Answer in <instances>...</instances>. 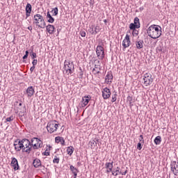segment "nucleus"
<instances>
[{
    "label": "nucleus",
    "instance_id": "f257e3e1",
    "mask_svg": "<svg viewBox=\"0 0 178 178\" xmlns=\"http://www.w3.org/2000/svg\"><path fill=\"white\" fill-rule=\"evenodd\" d=\"M33 24L40 29H45V26H47L44 17L40 14H36L33 16Z\"/></svg>",
    "mask_w": 178,
    "mask_h": 178
},
{
    "label": "nucleus",
    "instance_id": "f03ea898",
    "mask_svg": "<svg viewBox=\"0 0 178 178\" xmlns=\"http://www.w3.org/2000/svg\"><path fill=\"white\" fill-rule=\"evenodd\" d=\"M64 70L68 75L73 74V72H74V64L73 62L70 63V60H65L64 62Z\"/></svg>",
    "mask_w": 178,
    "mask_h": 178
},
{
    "label": "nucleus",
    "instance_id": "7ed1b4c3",
    "mask_svg": "<svg viewBox=\"0 0 178 178\" xmlns=\"http://www.w3.org/2000/svg\"><path fill=\"white\" fill-rule=\"evenodd\" d=\"M147 34L150 38H153V40H156V38H159L162 33H158L155 29H154L153 26H149L147 29Z\"/></svg>",
    "mask_w": 178,
    "mask_h": 178
},
{
    "label": "nucleus",
    "instance_id": "20e7f679",
    "mask_svg": "<svg viewBox=\"0 0 178 178\" xmlns=\"http://www.w3.org/2000/svg\"><path fill=\"white\" fill-rule=\"evenodd\" d=\"M96 54L99 59H104L105 58V51H104V47L101 45H98L96 48Z\"/></svg>",
    "mask_w": 178,
    "mask_h": 178
},
{
    "label": "nucleus",
    "instance_id": "39448f33",
    "mask_svg": "<svg viewBox=\"0 0 178 178\" xmlns=\"http://www.w3.org/2000/svg\"><path fill=\"white\" fill-rule=\"evenodd\" d=\"M144 83L145 86H149L152 83V81H154V79L152 78V74L146 73L144 75Z\"/></svg>",
    "mask_w": 178,
    "mask_h": 178
},
{
    "label": "nucleus",
    "instance_id": "423d86ee",
    "mask_svg": "<svg viewBox=\"0 0 178 178\" xmlns=\"http://www.w3.org/2000/svg\"><path fill=\"white\" fill-rule=\"evenodd\" d=\"M54 123H58V121L53 120L48 122L47 126V129L50 134H52V133H55V125Z\"/></svg>",
    "mask_w": 178,
    "mask_h": 178
},
{
    "label": "nucleus",
    "instance_id": "0eeeda50",
    "mask_svg": "<svg viewBox=\"0 0 178 178\" xmlns=\"http://www.w3.org/2000/svg\"><path fill=\"white\" fill-rule=\"evenodd\" d=\"M170 169L172 172H174L175 176H178V163L175 161H171Z\"/></svg>",
    "mask_w": 178,
    "mask_h": 178
},
{
    "label": "nucleus",
    "instance_id": "6e6552de",
    "mask_svg": "<svg viewBox=\"0 0 178 178\" xmlns=\"http://www.w3.org/2000/svg\"><path fill=\"white\" fill-rule=\"evenodd\" d=\"M130 44H131V41H130V35L127 34L124 40L122 41V47L126 49V48H129V47H130Z\"/></svg>",
    "mask_w": 178,
    "mask_h": 178
},
{
    "label": "nucleus",
    "instance_id": "1a4fd4ad",
    "mask_svg": "<svg viewBox=\"0 0 178 178\" xmlns=\"http://www.w3.org/2000/svg\"><path fill=\"white\" fill-rule=\"evenodd\" d=\"M111 89L108 88H104L102 90V97L104 99H108V98L111 97Z\"/></svg>",
    "mask_w": 178,
    "mask_h": 178
},
{
    "label": "nucleus",
    "instance_id": "9d476101",
    "mask_svg": "<svg viewBox=\"0 0 178 178\" xmlns=\"http://www.w3.org/2000/svg\"><path fill=\"white\" fill-rule=\"evenodd\" d=\"M19 143H21V147H22V148H29V147L31 145L30 140L27 138L19 139Z\"/></svg>",
    "mask_w": 178,
    "mask_h": 178
},
{
    "label": "nucleus",
    "instance_id": "9b49d317",
    "mask_svg": "<svg viewBox=\"0 0 178 178\" xmlns=\"http://www.w3.org/2000/svg\"><path fill=\"white\" fill-rule=\"evenodd\" d=\"M14 147L15 151H22L23 152V147H22V143H20V139H17L14 142Z\"/></svg>",
    "mask_w": 178,
    "mask_h": 178
},
{
    "label": "nucleus",
    "instance_id": "f8f14e48",
    "mask_svg": "<svg viewBox=\"0 0 178 178\" xmlns=\"http://www.w3.org/2000/svg\"><path fill=\"white\" fill-rule=\"evenodd\" d=\"M11 159V166H13L14 170H19V169H20V167L19 166V162L17 161V159L13 157Z\"/></svg>",
    "mask_w": 178,
    "mask_h": 178
},
{
    "label": "nucleus",
    "instance_id": "ddd939ff",
    "mask_svg": "<svg viewBox=\"0 0 178 178\" xmlns=\"http://www.w3.org/2000/svg\"><path fill=\"white\" fill-rule=\"evenodd\" d=\"M34 168H43L42 170H45V166L41 164V160L35 159L33 162Z\"/></svg>",
    "mask_w": 178,
    "mask_h": 178
},
{
    "label": "nucleus",
    "instance_id": "4468645a",
    "mask_svg": "<svg viewBox=\"0 0 178 178\" xmlns=\"http://www.w3.org/2000/svg\"><path fill=\"white\" fill-rule=\"evenodd\" d=\"M90 101H91V96L88 95V96H84L82 98V108L84 106H87V105H88V102H90Z\"/></svg>",
    "mask_w": 178,
    "mask_h": 178
},
{
    "label": "nucleus",
    "instance_id": "2eb2a0df",
    "mask_svg": "<svg viewBox=\"0 0 178 178\" xmlns=\"http://www.w3.org/2000/svg\"><path fill=\"white\" fill-rule=\"evenodd\" d=\"M70 172H72L73 175V177L77 178V173H79L80 170H79L77 168H75L74 166H73V165H70Z\"/></svg>",
    "mask_w": 178,
    "mask_h": 178
},
{
    "label": "nucleus",
    "instance_id": "dca6fc26",
    "mask_svg": "<svg viewBox=\"0 0 178 178\" xmlns=\"http://www.w3.org/2000/svg\"><path fill=\"white\" fill-rule=\"evenodd\" d=\"M26 92L27 94V97L29 98H31V97L34 95V92H35V91L34 90V88L33 86H29L26 89Z\"/></svg>",
    "mask_w": 178,
    "mask_h": 178
},
{
    "label": "nucleus",
    "instance_id": "f3484780",
    "mask_svg": "<svg viewBox=\"0 0 178 178\" xmlns=\"http://www.w3.org/2000/svg\"><path fill=\"white\" fill-rule=\"evenodd\" d=\"M135 44L137 49H143L144 48V40H136Z\"/></svg>",
    "mask_w": 178,
    "mask_h": 178
},
{
    "label": "nucleus",
    "instance_id": "a211bd4d",
    "mask_svg": "<svg viewBox=\"0 0 178 178\" xmlns=\"http://www.w3.org/2000/svg\"><path fill=\"white\" fill-rule=\"evenodd\" d=\"M46 31L49 34H54V33H55V26L54 25L48 24L46 26Z\"/></svg>",
    "mask_w": 178,
    "mask_h": 178
},
{
    "label": "nucleus",
    "instance_id": "6ab92c4d",
    "mask_svg": "<svg viewBox=\"0 0 178 178\" xmlns=\"http://www.w3.org/2000/svg\"><path fill=\"white\" fill-rule=\"evenodd\" d=\"M154 28V31H156L159 34H162V28L159 25H151Z\"/></svg>",
    "mask_w": 178,
    "mask_h": 178
},
{
    "label": "nucleus",
    "instance_id": "aec40b11",
    "mask_svg": "<svg viewBox=\"0 0 178 178\" xmlns=\"http://www.w3.org/2000/svg\"><path fill=\"white\" fill-rule=\"evenodd\" d=\"M31 147H33V149H38V148H42V142L41 140V142L38 143H35L34 144H33L31 145Z\"/></svg>",
    "mask_w": 178,
    "mask_h": 178
},
{
    "label": "nucleus",
    "instance_id": "412c9836",
    "mask_svg": "<svg viewBox=\"0 0 178 178\" xmlns=\"http://www.w3.org/2000/svg\"><path fill=\"white\" fill-rule=\"evenodd\" d=\"M154 143L156 144V145H159L161 143H162V138L161 136H156L154 140Z\"/></svg>",
    "mask_w": 178,
    "mask_h": 178
},
{
    "label": "nucleus",
    "instance_id": "4be33fe9",
    "mask_svg": "<svg viewBox=\"0 0 178 178\" xmlns=\"http://www.w3.org/2000/svg\"><path fill=\"white\" fill-rule=\"evenodd\" d=\"M74 152V147H73V146H69L68 147H67V154L70 156H72Z\"/></svg>",
    "mask_w": 178,
    "mask_h": 178
},
{
    "label": "nucleus",
    "instance_id": "5701e85b",
    "mask_svg": "<svg viewBox=\"0 0 178 178\" xmlns=\"http://www.w3.org/2000/svg\"><path fill=\"white\" fill-rule=\"evenodd\" d=\"M27 112V108H26V106H24L22 109L19 113V118H23L24 116V114Z\"/></svg>",
    "mask_w": 178,
    "mask_h": 178
},
{
    "label": "nucleus",
    "instance_id": "b1692460",
    "mask_svg": "<svg viewBox=\"0 0 178 178\" xmlns=\"http://www.w3.org/2000/svg\"><path fill=\"white\" fill-rule=\"evenodd\" d=\"M33 149V147L31 145L29 146L28 147H24L22 149V152H26L29 155L30 152H31V150Z\"/></svg>",
    "mask_w": 178,
    "mask_h": 178
},
{
    "label": "nucleus",
    "instance_id": "393cba45",
    "mask_svg": "<svg viewBox=\"0 0 178 178\" xmlns=\"http://www.w3.org/2000/svg\"><path fill=\"white\" fill-rule=\"evenodd\" d=\"M105 168L106 169H110V170H113V161L111 163L106 162L105 164Z\"/></svg>",
    "mask_w": 178,
    "mask_h": 178
},
{
    "label": "nucleus",
    "instance_id": "a878e982",
    "mask_svg": "<svg viewBox=\"0 0 178 178\" xmlns=\"http://www.w3.org/2000/svg\"><path fill=\"white\" fill-rule=\"evenodd\" d=\"M134 24L136 26H138V27L140 28L141 27V24L140 23V19L137 17H136L134 19Z\"/></svg>",
    "mask_w": 178,
    "mask_h": 178
},
{
    "label": "nucleus",
    "instance_id": "bb28decb",
    "mask_svg": "<svg viewBox=\"0 0 178 178\" xmlns=\"http://www.w3.org/2000/svg\"><path fill=\"white\" fill-rule=\"evenodd\" d=\"M118 173L120 174V175H122V171H120V168H119V167H117V169H116V170H113L112 171V175H113V176H118Z\"/></svg>",
    "mask_w": 178,
    "mask_h": 178
},
{
    "label": "nucleus",
    "instance_id": "cd10ccee",
    "mask_svg": "<svg viewBox=\"0 0 178 178\" xmlns=\"http://www.w3.org/2000/svg\"><path fill=\"white\" fill-rule=\"evenodd\" d=\"M34 141H35V143H38V144H39L40 143H41V140L40 138H33L31 141H30V143H31V146H32L33 144H34Z\"/></svg>",
    "mask_w": 178,
    "mask_h": 178
},
{
    "label": "nucleus",
    "instance_id": "c85d7f7f",
    "mask_svg": "<svg viewBox=\"0 0 178 178\" xmlns=\"http://www.w3.org/2000/svg\"><path fill=\"white\" fill-rule=\"evenodd\" d=\"M106 79H108V81H112L113 80V74H112V72H108L106 76Z\"/></svg>",
    "mask_w": 178,
    "mask_h": 178
},
{
    "label": "nucleus",
    "instance_id": "c756f323",
    "mask_svg": "<svg viewBox=\"0 0 178 178\" xmlns=\"http://www.w3.org/2000/svg\"><path fill=\"white\" fill-rule=\"evenodd\" d=\"M29 55L31 58V59H35V58H37V54L35 53L33 49H29Z\"/></svg>",
    "mask_w": 178,
    "mask_h": 178
},
{
    "label": "nucleus",
    "instance_id": "7c9ffc66",
    "mask_svg": "<svg viewBox=\"0 0 178 178\" xmlns=\"http://www.w3.org/2000/svg\"><path fill=\"white\" fill-rule=\"evenodd\" d=\"M89 144H90L91 145V148H95V147H97V140H95V139H92L90 142Z\"/></svg>",
    "mask_w": 178,
    "mask_h": 178
},
{
    "label": "nucleus",
    "instance_id": "2f4dec72",
    "mask_svg": "<svg viewBox=\"0 0 178 178\" xmlns=\"http://www.w3.org/2000/svg\"><path fill=\"white\" fill-rule=\"evenodd\" d=\"M88 31L92 33V35L97 34L98 31L94 30V25H91L88 29Z\"/></svg>",
    "mask_w": 178,
    "mask_h": 178
},
{
    "label": "nucleus",
    "instance_id": "473e14b6",
    "mask_svg": "<svg viewBox=\"0 0 178 178\" xmlns=\"http://www.w3.org/2000/svg\"><path fill=\"white\" fill-rule=\"evenodd\" d=\"M33 10V7L30 3H28L25 8V12H31Z\"/></svg>",
    "mask_w": 178,
    "mask_h": 178
},
{
    "label": "nucleus",
    "instance_id": "72a5a7b5",
    "mask_svg": "<svg viewBox=\"0 0 178 178\" xmlns=\"http://www.w3.org/2000/svg\"><path fill=\"white\" fill-rule=\"evenodd\" d=\"M137 29H140L138 25L134 24V23H131L129 24V30H137Z\"/></svg>",
    "mask_w": 178,
    "mask_h": 178
},
{
    "label": "nucleus",
    "instance_id": "f704fd0d",
    "mask_svg": "<svg viewBox=\"0 0 178 178\" xmlns=\"http://www.w3.org/2000/svg\"><path fill=\"white\" fill-rule=\"evenodd\" d=\"M58 10H59L58 9V7L53 8L52 10L51 11V13H53L52 16H58Z\"/></svg>",
    "mask_w": 178,
    "mask_h": 178
},
{
    "label": "nucleus",
    "instance_id": "c9c22d12",
    "mask_svg": "<svg viewBox=\"0 0 178 178\" xmlns=\"http://www.w3.org/2000/svg\"><path fill=\"white\" fill-rule=\"evenodd\" d=\"M116 97H118V94L114 91L113 95H112L111 102H116V99H118Z\"/></svg>",
    "mask_w": 178,
    "mask_h": 178
},
{
    "label": "nucleus",
    "instance_id": "e433bc0d",
    "mask_svg": "<svg viewBox=\"0 0 178 178\" xmlns=\"http://www.w3.org/2000/svg\"><path fill=\"white\" fill-rule=\"evenodd\" d=\"M131 34H132L133 37H137V35H138V34H139L138 30H137V29L132 30Z\"/></svg>",
    "mask_w": 178,
    "mask_h": 178
},
{
    "label": "nucleus",
    "instance_id": "4c0bfd02",
    "mask_svg": "<svg viewBox=\"0 0 178 178\" xmlns=\"http://www.w3.org/2000/svg\"><path fill=\"white\" fill-rule=\"evenodd\" d=\"M143 145H144V143L139 142L137 145V149H138V151H141V149H143Z\"/></svg>",
    "mask_w": 178,
    "mask_h": 178
},
{
    "label": "nucleus",
    "instance_id": "58836bf2",
    "mask_svg": "<svg viewBox=\"0 0 178 178\" xmlns=\"http://www.w3.org/2000/svg\"><path fill=\"white\" fill-rule=\"evenodd\" d=\"M80 72H79V79H83V76L84 74V72L81 69V67L79 68Z\"/></svg>",
    "mask_w": 178,
    "mask_h": 178
},
{
    "label": "nucleus",
    "instance_id": "ea45409f",
    "mask_svg": "<svg viewBox=\"0 0 178 178\" xmlns=\"http://www.w3.org/2000/svg\"><path fill=\"white\" fill-rule=\"evenodd\" d=\"M51 152H48V149H47L43 153L42 155H44V156H49Z\"/></svg>",
    "mask_w": 178,
    "mask_h": 178
},
{
    "label": "nucleus",
    "instance_id": "a19ab883",
    "mask_svg": "<svg viewBox=\"0 0 178 178\" xmlns=\"http://www.w3.org/2000/svg\"><path fill=\"white\" fill-rule=\"evenodd\" d=\"M62 139V137L60 136H57L55 138V141L57 144H59L60 143V140Z\"/></svg>",
    "mask_w": 178,
    "mask_h": 178
},
{
    "label": "nucleus",
    "instance_id": "79ce46f5",
    "mask_svg": "<svg viewBox=\"0 0 178 178\" xmlns=\"http://www.w3.org/2000/svg\"><path fill=\"white\" fill-rule=\"evenodd\" d=\"M13 119H15V118L13 117V115H11L9 118H7L6 119V122H13Z\"/></svg>",
    "mask_w": 178,
    "mask_h": 178
},
{
    "label": "nucleus",
    "instance_id": "37998d69",
    "mask_svg": "<svg viewBox=\"0 0 178 178\" xmlns=\"http://www.w3.org/2000/svg\"><path fill=\"white\" fill-rule=\"evenodd\" d=\"M48 23H54L55 22V19L51 16L47 20Z\"/></svg>",
    "mask_w": 178,
    "mask_h": 178
},
{
    "label": "nucleus",
    "instance_id": "c03bdc74",
    "mask_svg": "<svg viewBox=\"0 0 178 178\" xmlns=\"http://www.w3.org/2000/svg\"><path fill=\"white\" fill-rule=\"evenodd\" d=\"M59 158L56 157L53 160V163H59Z\"/></svg>",
    "mask_w": 178,
    "mask_h": 178
},
{
    "label": "nucleus",
    "instance_id": "a18cd8bd",
    "mask_svg": "<svg viewBox=\"0 0 178 178\" xmlns=\"http://www.w3.org/2000/svg\"><path fill=\"white\" fill-rule=\"evenodd\" d=\"M59 127V124L58 122H54V131L58 130V127Z\"/></svg>",
    "mask_w": 178,
    "mask_h": 178
},
{
    "label": "nucleus",
    "instance_id": "49530a36",
    "mask_svg": "<svg viewBox=\"0 0 178 178\" xmlns=\"http://www.w3.org/2000/svg\"><path fill=\"white\" fill-rule=\"evenodd\" d=\"M127 101H128L129 102H133V97L130 95H129L127 98Z\"/></svg>",
    "mask_w": 178,
    "mask_h": 178
},
{
    "label": "nucleus",
    "instance_id": "de8ad7c7",
    "mask_svg": "<svg viewBox=\"0 0 178 178\" xmlns=\"http://www.w3.org/2000/svg\"><path fill=\"white\" fill-rule=\"evenodd\" d=\"M37 63H38V60L37 59H33V60L32 61L33 66H35Z\"/></svg>",
    "mask_w": 178,
    "mask_h": 178
},
{
    "label": "nucleus",
    "instance_id": "09e8293b",
    "mask_svg": "<svg viewBox=\"0 0 178 178\" xmlns=\"http://www.w3.org/2000/svg\"><path fill=\"white\" fill-rule=\"evenodd\" d=\"M30 15H31V12L26 11V18L25 19L30 17Z\"/></svg>",
    "mask_w": 178,
    "mask_h": 178
},
{
    "label": "nucleus",
    "instance_id": "8fccbe9b",
    "mask_svg": "<svg viewBox=\"0 0 178 178\" xmlns=\"http://www.w3.org/2000/svg\"><path fill=\"white\" fill-rule=\"evenodd\" d=\"M156 51L157 52H165V51H163L161 47H157Z\"/></svg>",
    "mask_w": 178,
    "mask_h": 178
},
{
    "label": "nucleus",
    "instance_id": "3c124183",
    "mask_svg": "<svg viewBox=\"0 0 178 178\" xmlns=\"http://www.w3.org/2000/svg\"><path fill=\"white\" fill-rule=\"evenodd\" d=\"M27 58H29V56H27L26 54L22 57L24 63H26V59H27Z\"/></svg>",
    "mask_w": 178,
    "mask_h": 178
},
{
    "label": "nucleus",
    "instance_id": "603ef678",
    "mask_svg": "<svg viewBox=\"0 0 178 178\" xmlns=\"http://www.w3.org/2000/svg\"><path fill=\"white\" fill-rule=\"evenodd\" d=\"M60 143L61 145H65V139L63 138V137H61Z\"/></svg>",
    "mask_w": 178,
    "mask_h": 178
},
{
    "label": "nucleus",
    "instance_id": "864d4df0",
    "mask_svg": "<svg viewBox=\"0 0 178 178\" xmlns=\"http://www.w3.org/2000/svg\"><path fill=\"white\" fill-rule=\"evenodd\" d=\"M80 35H81L82 37H86V31H80Z\"/></svg>",
    "mask_w": 178,
    "mask_h": 178
},
{
    "label": "nucleus",
    "instance_id": "5fc2aeb1",
    "mask_svg": "<svg viewBox=\"0 0 178 178\" xmlns=\"http://www.w3.org/2000/svg\"><path fill=\"white\" fill-rule=\"evenodd\" d=\"M34 69H35V66L33 65L30 68L31 73H33L34 72Z\"/></svg>",
    "mask_w": 178,
    "mask_h": 178
},
{
    "label": "nucleus",
    "instance_id": "6e6d98bb",
    "mask_svg": "<svg viewBox=\"0 0 178 178\" xmlns=\"http://www.w3.org/2000/svg\"><path fill=\"white\" fill-rule=\"evenodd\" d=\"M140 137L141 138V139H140V143H144V137L143 135H140Z\"/></svg>",
    "mask_w": 178,
    "mask_h": 178
},
{
    "label": "nucleus",
    "instance_id": "4d7b16f0",
    "mask_svg": "<svg viewBox=\"0 0 178 178\" xmlns=\"http://www.w3.org/2000/svg\"><path fill=\"white\" fill-rule=\"evenodd\" d=\"M95 141L97 143V145H98L99 147V143H101V142H99V139L96 138H95Z\"/></svg>",
    "mask_w": 178,
    "mask_h": 178
},
{
    "label": "nucleus",
    "instance_id": "13d9d810",
    "mask_svg": "<svg viewBox=\"0 0 178 178\" xmlns=\"http://www.w3.org/2000/svg\"><path fill=\"white\" fill-rule=\"evenodd\" d=\"M52 17V15H51V13H49V11H48L47 13V18L49 19V17Z\"/></svg>",
    "mask_w": 178,
    "mask_h": 178
},
{
    "label": "nucleus",
    "instance_id": "bf43d9fd",
    "mask_svg": "<svg viewBox=\"0 0 178 178\" xmlns=\"http://www.w3.org/2000/svg\"><path fill=\"white\" fill-rule=\"evenodd\" d=\"M105 83H106L107 84H109V83H112V81H109L106 79V78H105Z\"/></svg>",
    "mask_w": 178,
    "mask_h": 178
},
{
    "label": "nucleus",
    "instance_id": "052dcab7",
    "mask_svg": "<svg viewBox=\"0 0 178 178\" xmlns=\"http://www.w3.org/2000/svg\"><path fill=\"white\" fill-rule=\"evenodd\" d=\"M121 175H122V176H126V175H127V170H126L124 172H121Z\"/></svg>",
    "mask_w": 178,
    "mask_h": 178
},
{
    "label": "nucleus",
    "instance_id": "680f3d73",
    "mask_svg": "<svg viewBox=\"0 0 178 178\" xmlns=\"http://www.w3.org/2000/svg\"><path fill=\"white\" fill-rule=\"evenodd\" d=\"M111 172H113V170H111V169H107L106 171V173H111Z\"/></svg>",
    "mask_w": 178,
    "mask_h": 178
},
{
    "label": "nucleus",
    "instance_id": "e2e57ef3",
    "mask_svg": "<svg viewBox=\"0 0 178 178\" xmlns=\"http://www.w3.org/2000/svg\"><path fill=\"white\" fill-rule=\"evenodd\" d=\"M95 31H97V33H99V29H98V26H96L95 28V30H94Z\"/></svg>",
    "mask_w": 178,
    "mask_h": 178
},
{
    "label": "nucleus",
    "instance_id": "0e129e2a",
    "mask_svg": "<svg viewBox=\"0 0 178 178\" xmlns=\"http://www.w3.org/2000/svg\"><path fill=\"white\" fill-rule=\"evenodd\" d=\"M30 54V51H29V50H26L25 51V55L28 56H29V54Z\"/></svg>",
    "mask_w": 178,
    "mask_h": 178
},
{
    "label": "nucleus",
    "instance_id": "69168bd1",
    "mask_svg": "<svg viewBox=\"0 0 178 178\" xmlns=\"http://www.w3.org/2000/svg\"><path fill=\"white\" fill-rule=\"evenodd\" d=\"M139 10H140V12H143V10H144V7H140L139 8Z\"/></svg>",
    "mask_w": 178,
    "mask_h": 178
},
{
    "label": "nucleus",
    "instance_id": "338daca9",
    "mask_svg": "<svg viewBox=\"0 0 178 178\" xmlns=\"http://www.w3.org/2000/svg\"><path fill=\"white\" fill-rule=\"evenodd\" d=\"M28 30H30V31H31V30H33V27L31 26H29Z\"/></svg>",
    "mask_w": 178,
    "mask_h": 178
},
{
    "label": "nucleus",
    "instance_id": "774afa93",
    "mask_svg": "<svg viewBox=\"0 0 178 178\" xmlns=\"http://www.w3.org/2000/svg\"><path fill=\"white\" fill-rule=\"evenodd\" d=\"M104 23L106 24V23H108V20L107 19H104Z\"/></svg>",
    "mask_w": 178,
    "mask_h": 178
}]
</instances>
